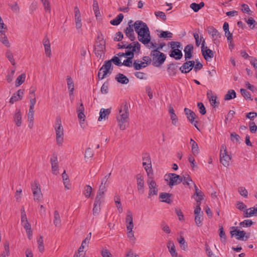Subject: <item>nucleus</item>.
Masks as SVG:
<instances>
[{"label": "nucleus", "instance_id": "1", "mask_svg": "<svg viewBox=\"0 0 257 257\" xmlns=\"http://www.w3.org/2000/svg\"><path fill=\"white\" fill-rule=\"evenodd\" d=\"M134 29L138 34V40L143 44L146 45L149 48H156L157 44L151 41V35L149 29L147 25L142 21L138 20L134 23Z\"/></svg>", "mask_w": 257, "mask_h": 257}, {"label": "nucleus", "instance_id": "2", "mask_svg": "<svg viewBox=\"0 0 257 257\" xmlns=\"http://www.w3.org/2000/svg\"><path fill=\"white\" fill-rule=\"evenodd\" d=\"M119 113V116L117 117L118 125L121 130H124L126 128L124 123L128 117V107L126 102L123 103L120 106Z\"/></svg>", "mask_w": 257, "mask_h": 257}, {"label": "nucleus", "instance_id": "3", "mask_svg": "<svg viewBox=\"0 0 257 257\" xmlns=\"http://www.w3.org/2000/svg\"><path fill=\"white\" fill-rule=\"evenodd\" d=\"M150 56L152 61V65L157 67H160L166 59V56L165 54L157 50H152Z\"/></svg>", "mask_w": 257, "mask_h": 257}, {"label": "nucleus", "instance_id": "4", "mask_svg": "<svg viewBox=\"0 0 257 257\" xmlns=\"http://www.w3.org/2000/svg\"><path fill=\"white\" fill-rule=\"evenodd\" d=\"M113 66L110 61H105L102 66L100 68L98 73V77L102 80L112 73Z\"/></svg>", "mask_w": 257, "mask_h": 257}, {"label": "nucleus", "instance_id": "5", "mask_svg": "<svg viewBox=\"0 0 257 257\" xmlns=\"http://www.w3.org/2000/svg\"><path fill=\"white\" fill-rule=\"evenodd\" d=\"M55 130L56 135V141L58 145H62L63 142L64 131L61 124V120L60 117H57Z\"/></svg>", "mask_w": 257, "mask_h": 257}, {"label": "nucleus", "instance_id": "6", "mask_svg": "<svg viewBox=\"0 0 257 257\" xmlns=\"http://www.w3.org/2000/svg\"><path fill=\"white\" fill-rule=\"evenodd\" d=\"M111 173L105 175L102 179L101 184L99 187L97 194L103 196L105 192L107 191V188L110 183L109 179L110 178Z\"/></svg>", "mask_w": 257, "mask_h": 257}, {"label": "nucleus", "instance_id": "7", "mask_svg": "<svg viewBox=\"0 0 257 257\" xmlns=\"http://www.w3.org/2000/svg\"><path fill=\"white\" fill-rule=\"evenodd\" d=\"M105 50V42L96 41L94 46V52L97 58L101 59L104 56Z\"/></svg>", "mask_w": 257, "mask_h": 257}, {"label": "nucleus", "instance_id": "8", "mask_svg": "<svg viewBox=\"0 0 257 257\" xmlns=\"http://www.w3.org/2000/svg\"><path fill=\"white\" fill-rule=\"evenodd\" d=\"M231 160L230 157L227 154L226 147L225 145H222L221 147V152L220 154V163L225 167H227L229 165V162Z\"/></svg>", "mask_w": 257, "mask_h": 257}, {"label": "nucleus", "instance_id": "9", "mask_svg": "<svg viewBox=\"0 0 257 257\" xmlns=\"http://www.w3.org/2000/svg\"><path fill=\"white\" fill-rule=\"evenodd\" d=\"M207 30L208 34L211 36L213 43L216 46H218L220 44L219 38H221V34L213 26L207 27Z\"/></svg>", "mask_w": 257, "mask_h": 257}, {"label": "nucleus", "instance_id": "10", "mask_svg": "<svg viewBox=\"0 0 257 257\" xmlns=\"http://www.w3.org/2000/svg\"><path fill=\"white\" fill-rule=\"evenodd\" d=\"M205 40L203 39L202 42L201 53L204 58L206 61H208L209 59H212L213 57L214 53L212 50L208 48L207 46L205 47Z\"/></svg>", "mask_w": 257, "mask_h": 257}, {"label": "nucleus", "instance_id": "11", "mask_svg": "<svg viewBox=\"0 0 257 257\" xmlns=\"http://www.w3.org/2000/svg\"><path fill=\"white\" fill-rule=\"evenodd\" d=\"M168 178L169 179V182L168 185L170 186H173L177 185L180 184L182 180V176L177 175L175 173H170L168 174Z\"/></svg>", "mask_w": 257, "mask_h": 257}, {"label": "nucleus", "instance_id": "12", "mask_svg": "<svg viewBox=\"0 0 257 257\" xmlns=\"http://www.w3.org/2000/svg\"><path fill=\"white\" fill-rule=\"evenodd\" d=\"M184 112L187 116V118L190 121V122L192 124L194 123L195 127L199 130L197 126V123H198V121H195V119L197 117L195 112L188 108H184Z\"/></svg>", "mask_w": 257, "mask_h": 257}, {"label": "nucleus", "instance_id": "13", "mask_svg": "<svg viewBox=\"0 0 257 257\" xmlns=\"http://www.w3.org/2000/svg\"><path fill=\"white\" fill-rule=\"evenodd\" d=\"M133 21L130 20L128 23V27L126 28L124 31L125 35L130 39L131 41H134L136 39L135 36L133 27H134V24H133Z\"/></svg>", "mask_w": 257, "mask_h": 257}, {"label": "nucleus", "instance_id": "14", "mask_svg": "<svg viewBox=\"0 0 257 257\" xmlns=\"http://www.w3.org/2000/svg\"><path fill=\"white\" fill-rule=\"evenodd\" d=\"M231 228L233 229L230 231L232 237L235 235L236 239L244 240V237L246 234V232L244 230H237V227L235 226H232Z\"/></svg>", "mask_w": 257, "mask_h": 257}, {"label": "nucleus", "instance_id": "15", "mask_svg": "<svg viewBox=\"0 0 257 257\" xmlns=\"http://www.w3.org/2000/svg\"><path fill=\"white\" fill-rule=\"evenodd\" d=\"M194 63L195 61L193 60L186 61L183 64L179 69L182 73H189L194 67Z\"/></svg>", "mask_w": 257, "mask_h": 257}, {"label": "nucleus", "instance_id": "16", "mask_svg": "<svg viewBox=\"0 0 257 257\" xmlns=\"http://www.w3.org/2000/svg\"><path fill=\"white\" fill-rule=\"evenodd\" d=\"M102 198V196L96 195L93 208V214L94 215L98 214L100 211V205Z\"/></svg>", "mask_w": 257, "mask_h": 257}, {"label": "nucleus", "instance_id": "17", "mask_svg": "<svg viewBox=\"0 0 257 257\" xmlns=\"http://www.w3.org/2000/svg\"><path fill=\"white\" fill-rule=\"evenodd\" d=\"M149 192L148 194V198H150L152 196L157 195L158 194V189L156 182L154 180H152L150 182L148 181Z\"/></svg>", "mask_w": 257, "mask_h": 257}, {"label": "nucleus", "instance_id": "18", "mask_svg": "<svg viewBox=\"0 0 257 257\" xmlns=\"http://www.w3.org/2000/svg\"><path fill=\"white\" fill-rule=\"evenodd\" d=\"M136 177L138 192L140 194H144L145 192L144 177L141 174L137 175Z\"/></svg>", "mask_w": 257, "mask_h": 257}, {"label": "nucleus", "instance_id": "19", "mask_svg": "<svg viewBox=\"0 0 257 257\" xmlns=\"http://www.w3.org/2000/svg\"><path fill=\"white\" fill-rule=\"evenodd\" d=\"M135 44V46L132 50H127L124 53L125 57L133 58L135 52L139 53L141 49V45L139 42Z\"/></svg>", "mask_w": 257, "mask_h": 257}, {"label": "nucleus", "instance_id": "20", "mask_svg": "<svg viewBox=\"0 0 257 257\" xmlns=\"http://www.w3.org/2000/svg\"><path fill=\"white\" fill-rule=\"evenodd\" d=\"M75 22L76 27L77 29L81 28L82 27L81 14L78 8L76 6L74 7Z\"/></svg>", "mask_w": 257, "mask_h": 257}, {"label": "nucleus", "instance_id": "21", "mask_svg": "<svg viewBox=\"0 0 257 257\" xmlns=\"http://www.w3.org/2000/svg\"><path fill=\"white\" fill-rule=\"evenodd\" d=\"M193 50V46L192 44H188L185 47L184 51L185 53V60L190 59L192 58V53Z\"/></svg>", "mask_w": 257, "mask_h": 257}, {"label": "nucleus", "instance_id": "22", "mask_svg": "<svg viewBox=\"0 0 257 257\" xmlns=\"http://www.w3.org/2000/svg\"><path fill=\"white\" fill-rule=\"evenodd\" d=\"M126 228L127 230L133 229L134 228L133 214L131 211H127V214L125 218Z\"/></svg>", "mask_w": 257, "mask_h": 257}, {"label": "nucleus", "instance_id": "23", "mask_svg": "<svg viewBox=\"0 0 257 257\" xmlns=\"http://www.w3.org/2000/svg\"><path fill=\"white\" fill-rule=\"evenodd\" d=\"M207 96L212 106L215 107L218 105L219 102L216 101L217 97L213 95V92L211 90H209L207 91Z\"/></svg>", "mask_w": 257, "mask_h": 257}, {"label": "nucleus", "instance_id": "24", "mask_svg": "<svg viewBox=\"0 0 257 257\" xmlns=\"http://www.w3.org/2000/svg\"><path fill=\"white\" fill-rule=\"evenodd\" d=\"M143 161H146V162H143V166L149 175L151 172H152V165L150 156L148 155L147 157L143 158Z\"/></svg>", "mask_w": 257, "mask_h": 257}, {"label": "nucleus", "instance_id": "25", "mask_svg": "<svg viewBox=\"0 0 257 257\" xmlns=\"http://www.w3.org/2000/svg\"><path fill=\"white\" fill-rule=\"evenodd\" d=\"M115 79L118 83L122 84H127L129 82V79L121 73H118L115 77Z\"/></svg>", "mask_w": 257, "mask_h": 257}, {"label": "nucleus", "instance_id": "26", "mask_svg": "<svg viewBox=\"0 0 257 257\" xmlns=\"http://www.w3.org/2000/svg\"><path fill=\"white\" fill-rule=\"evenodd\" d=\"M51 166H52V171L53 174L57 175V171L58 170V161L57 157L56 156L53 155L50 160Z\"/></svg>", "mask_w": 257, "mask_h": 257}, {"label": "nucleus", "instance_id": "27", "mask_svg": "<svg viewBox=\"0 0 257 257\" xmlns=\"http://www.w3.org/2000/svg\"><path fill=\"white\" fill-rule=\"evenodd\" d=\"M78 113V117L80 120H84L85 115L84 114V107L82 102H81L79 105H78L76 108Z\"/></svg>", "mask_w": 257, "mask_h": 257}, {"label": "nucleus", "instance_id": "28", "mask_svg": "<svg viewBox=\"0 0 257 257\" xmlns=\"http://www.w3.org/2000/svg\"><path fill=\"white\" fill-rule=\"evenodd\" d=\"M170 56L174 58L176 60H180L182 58L183 54L179 49H174L169 54Z\"/></svg>", "mask_w": 257, "mask_h": 257}, {"label": "nucleus", "instance_id": "29", "mask_svg": "<svg viewBox=\"0 0 257 257\" xmlns=\"http://www.w3.org/2000/svg\"><path fill=\"white\" fill-rule=\"evenodd\" d=\"M177 67L176 64L171 63L168 65L167 72L170 76H174L176 74Z\"/></svg>", "mask_w": 257, "mask_h": 257}, {"label": "nucleus", "instance_id": "30", "mask_svg": "<svg viewBox=\"0 0 257 257\" xmlns=\"http://www.w3.org/2000/svg\"><path fill=\"white\" fill-rule=\"evenodd\" d=\"M167 247L171 255L176 257L177 255V252L176 251L174 243L173 241L169 240L167 243Z\"/></svg>", "mask_w": 257, "mask_h": 257}, {"label": "nucleus", "instance_id": "31", "mask_svg": "<svg viewBox=\"0 0 257 257\" xmlns=\"http://www.w3.org/2000/svg\"><path fill=\"white\" fill-rule=\"evenodd\" d=\"M257 215V210L255 208H250L249 209H245L243 211V216L244 217H249L252 216Z\"/></svg>", "mask_w": 257, "mask_h": 257}, {"label": "nucleus", "instance_id": "32", "mask_svg": "<svg viewBox=\"0 0 257 257\" xmlns=\"http://www.w3.org/2000/svg\"><path fill=\"white\" fill-rule=\"evenodd\" d=\"M190 144L191 145V151L192 154L196 156L199 153V148L197 143L192 139H190Z\"/></svg>", "mask_w": 257, "mask_h": 257}, {"label": "nucleus", "instance_id": "33", "mask_svg": "<svg viewBox=\"0 0 257 257\" xmlns=\"http://www.w3.org/2000/svg\"><path fill=\"white\" fill-rule=\"evenodd\" d=\"M172 196L171 194L168 193H161L160 194V198L162 200V202H166L168 204H170L171 202V197Z\"/></svg>", "mask_w": 257, "mask_h": 257}, {"label": "nucleus", "instance_id": "34", "mask_svg": "<svg viewBox=\"0 0 257 257\" xmlns=\"http://www.w3.org/2000/svg\"><path fill=\"white\" fill-rule=\"evenodd\" d=\"M54 224L55 226L59 227L61 224V220L60 214L58 211L55 210L54 212Z\"/></svg>", "mask_w": 257, "mask_h": 257}, {"label": "nucleus", "instance_id": "35", "mask_svg": "<svg viewBox=\"0 0 257 257\" xmlns=\"http://www.w3.org/2000/svg\"><path fill=\"white\" fill-rule=\"evenodd\" d=\"M123 19V15L120 13L114 19L110 21V23L113 26L118 25L122 21Z\"/></svg>", "mask_w": 257, "mask_h": 257}, {"label": "nucleus", "instance_id": "36", "mask_svg": "<svg viewBox=\"0 0 257 257\" xmlns=\"http://www.w3.org/2000/svg\"><path fill=\"white\" fill-rule=\"evenodd\" d=\"M67 83L68 85V88L70 92V95H71V94H73L74 89V86L73 81L71 77L69 76H67Z\"/></svg>", "mask_w": 257, "mask_h": 257}, {"label": "nucleus", "instance_id": "37", "mask_svg": "<svg viewBox=\"0 0 257 257\" xmlns=\"http://www.w3.org/2000/svg\"><path fill=\"white\" fill-rule=\"evenodd\" d=\"M110 113V109H104V108H101L100 109V112H99V116L98 117V120L101 121L103 118H105L106 116L108 115H109Z\"/></svg>", "mask_w": 257, "mask_h": 257}, {"label": "nucleus", "instance_id": "38", "mask_svg": "<svg viewBox=\"0 0 257 257\" xmlns=\"http://www.w3.org/2000/svg\"><path fill=\"white\" fill-rule=\"evenodd\" d=\"M14 118L16 125L18 126H21L22 124V115L20 110H17Z\"/></svg>", "mask_w": 257, "mask_h": 257}, {"label": "nucleus", "instance_id": "39", "mask_svg": "<svg viewBox=\"0 0 257 257\" xmlns=\"http://www.w3.org/2000/svg\"><path fill=\"white\" fill-rule=\"evenodd\" d=\"M236 96V92L234 90L230 89L229 90L225 95L224 99L225 100H229L235 98Z\"/></svg>", "mask_w": 257, "mask_h": 257}, {"label": "nucleus", "instance_id": "40", "mask_svg": "<svg viewBox=\"0 0 257 257\" xmlns=\"http://www.w3.org/2000/svg\"><path fill=\"white\" fill-rule=\"evenodd\" d=\"M25 78L26 74L25 73H22L19 76L16 80V86L18 87L21 85L25 81Z\"/></svg>", "mask_w": 257, "mask_h": 257}, {"label": "nucleus", "instance_id": "41", "mask_svg": "<svg viewBox=\"0 0 257 257\" xmlns=\"http://www.w3.org/2000/svg\"><path fill=\"white\" fill-rule=\"evenodd\" d=\"M0 41L6 47H10V43H9L8 39L5 33H1Z\"/></svg>", "mask_w": 257, "mask_h": 257}, {"label": "nucleus", "instance_id": "42", "mask_svg": "<svg viewBox=\"0 0 257 257\" xmlns=\"http://www.w3.org/2000/svg\"><path fill=\"white\" fill-rule=\"evenodd\" d=\"M159 37L160 38L171 39L173 37V34L169 31H161Z\"/></svg>", "mask_w": 257, "mask_h": 257}, {"label": "nucleus", "instance_id": "43", "mask_svg": "<svg viewBox=\"0 0 257 257\" xmlns=\"http://www.w3.org/2000/svg\"><path fill=\"white\" fill-rule=\"evenodd\" d=\"M106 61H110V64H112V63H113L114 65L118 66H121V65H122V64L121 62L120 59L118 58V57L116 56H114L113 57H112V58L110 60Z\"/></svg>", "mask_w": 257, "mask_h": 257}, {"label": "nucleus", "instance_id": "44", "mask_svg": "<svg viewBox=\"0 0 257 257\" xmlns=\"http://www.w3.org/2000/svg\"><path fill=\"white\" fill-rule=\"evenodd\" d=\"M6 56L13 65H16L15 60L14 58L13 54L10 50H8L7 51L6 53Z\"/></svg>", "mask_w": 257, "mask_h": 257}, {"label": "nucleus", "instance_id": "45", "mask_svg": "<svg viewBox=\"0 0 257 257\" xmlns=\"http://www.w3.org/2000/svg\"><path fill=\"white\" fill-rule=\"evenodd\" d=\"M245 21L250 29H253L255 28V25H257V23L252 17H249L247 20L245 19Z\"/></svg>", "mask_w": 257, "mask_h": 257}, {"label": "nucleus", "instance_id": "46", "mask_svg": "<svg viewBox=\"0 0 257 257\" xmlns=\"http://www.w3.org/2000/svg\"><path fill=\"white\" fill-rule=\"evenodd\" d=\"M92 187L89 185H85L84 188L83 194L86 198H89L92 192Z\"/></svg>", "mask_w": 257, "mask_h": 257}, {"label": "nucleus", "instance_id": "47", "mask_svg": "<svg viewBox=\"0 0 257 257\" xmlns=\"http://www.w3.org/2000/svg\"><path fill=\"white\" fill-rule=\"evenodd\" d=\"M5 251L0 254V257H6V255H10V248L9 244L8 242H6L4 244Z\"/></svg>", "mask_w": 257, "mask_h": 257}, {"label": "nucleus", "instance_id": "48", "mask_svg": "<svg viewBox=\"0 0 257 257\" xmlns=\"http://www.w3.org/2000/svg\"><path fill=\"white\" fill-rule=\"evenodd\" d=\"M172 49L182 48V45L180 42L177 41H171L169 43Z\"/></svg>", "mask_w": 257, "mask_h": 257}, {"label": "nucleus", "instance_id": "49", "mask_svg": "<svg viewBox=\"0 0 257 257\" xmlns=\"http://www.w3.org/2000/svg\"><path fill=\"white\" fill-rule=\"evenodd\" d=\"M182 182L184 185H186L187 186H189L190 185V182H193L192 180L191 179V177L189 176V175H186V176H183L182 177Z\"/></svg>", "mask_w": 257, "mask_h": 257}, {"label": "nucleus", "instance_id": "50", "mask_svg": "<svg viewBox=\"0 0 257 257\" xmlns=\"http://www.w3.org/2000/svg\"><path fill=\"white\" fill-rule=\"evenodd\" d=\"M37 242L38 244L39 250L41 252H43L44 251V246L43 244V237L40 236V237L37 239Z\"/></svg>", "mask_w": 257, "mask_h": 257}, {"label": "nucleus", "instance_id": "51", "mask_svg": "<svg viewBox=\"0 0 257 257\" xmlns=\"http://www.w3.org/2000/svg\"><path fill=\"white\" fill-rule=\"evenodd\" d=\"M194 38L195 40V44L196 46L199 47L201 44V42H202V39L203 40V37L202 35L200 36V39H199V36L198 33H194L193 34Z\"/></svg>", "mask_w": 257, "mask_h": 257}, {"label": "nucleus", "instance_id": "52", "mask_svg": "<svg viewBox=\"0 0 257 257\" xmlns=\"http://www.w3.org/2000/svg\"><path fill=\"white\" fill-rule=\"evenodd\" d=\"M240 93L245 99H250L251 100H252V99L251 98L250 93L246 89L241 88Z\"/></svg>", "mask_w": 257, "mask_h": 257}, {"label": "nucleus", "instance_id": "53", "mask_svg": "<svg viewBox=\"0 0 257 257\" xmlns=\"http://www.w3.org/2000/svg\"><path fill=\"white\" fill-rule=\"evenodd\" d=\"M33 194L35 201H39L42 197V194L41 190H38V191H35L33 192Z\"/></svg>", "mask_w": 257, "mask_h": 257}, {"label": "nucleus", "instance_id": "54", "mask_svg": "<svg viewBox=\"0 0 257 257\" xmlns=\"http://www.w3.org/2000/svg\"><path fill=\"white\" fill-rule=\"evenodd\" d=\"M178 240L182 249H185L187 247V244L183 236H181L178 239Z\"/></svg>", "mask_w": 257, "mask_h": 257}, {"label": "nucleus", "instance_id": "55", "mask_svg": "<svg viewBox=\"0 0 257 257\" xmlns=\"http://www.w3.org/2000/svg\"><path fill=\"white\" fill-rule=\"evenodd\" d=\"M203 220V216L202 214L196 215L195 216V221L196 225L199 227L202 225V221Z\"/></svg>", "mask_w": 257, "mask_h": 257}, {"label": "nucleus", "instance_id": "56", "mask_svg": "<svg viewBox=\"0 0 257 257\" xmlns=\"http://www.w3.org/2000/svg\"><path fill=\"white\" fill-rule=\"evenodd\" d=\"M31 189L33 192L35 191H38V190H41L40 186L38 182L35 181L32 183L31 184Z\"/></svg>", "mask_w": 257, "mask_h": 257}, {"label": "nucleus", "instance_id": "57", "mask_svg": "<svg viewBox=\"0 0 257 257\" xmlns=\"http://www.w3.org/2000/svg\"><path fill=\"white\" fill-rule=\"evenodd\" d=\"M43 6L44 7L45 10L46 11H48L49 13L51 12V7L50 5V3L48 0H41Z\"/></svg>", "mask_w": 257, "mask_h": 257}, {"label": "nucleus", "instance_id": "58", "mask_svg": "<svg viewBox=\"0 0 257 257\" xmlns=\"http://www.w3.org/2000/svg\"><path fill=\"white\" fill-rule=\"evenodd\" d=\"M219 236L221 238L222 242L226 241V235L225 233L223 230L222 226H221L219 228Z\"/></svg>", "mask_w": 257, "mask_h": 257}, {"label": "nucleus", "instance_id": "59", "mask_svg": "<svg viewBox=\"0 0 257 257\" xmlns=\"http://www.w3.org/2000/svg\"><path fill=\"white\" fill-rule=\"evenodd\" d=\"M241 11L244 13H247L248 15H251V11L247 5L243 4L241 5Z\"/></svg>", "mask_w": 257, "mask_h": 257}, {"label": "nucleus", "instance_id": "60", "mask_svg": "<svg viewBox=\"0 0 257 257\" xmlns=\"http://www.w3.org/2000/svg\"><path fill=\"white\" fill-rule=\"evenodd\" d=\"M155 15L156 17H160L163 21H166L167 20V17L165 14L161 11H156L155 12Z\"/></svg>", "mask_w": 257, "mask_h": 257}, {"label": "nucleus", "instance_id": "61", "mask_svg": "<svg viewBox=\"0 0 257 257\" xmlns=\"http://www.w3.org/2000/svg\"><path fill=\"white\" fill-rule=\"evenodd\" d=\"M253 222L250 219L244 220L239 223V225L242 226L249 227L252 225Z\"/></svg>", "mask_w": 257, "mask_h": 257}, {"label": "nucleus", "instance_id": "62", "mask_svg": "<svg viewBox=\"0 0 257 257\" xmlns=\"http://www.w3.org/2000/svg\"><path fill=\"white\" fill-rule=\"evenodd\" d=\"M240 139V136L235 132H232L230 134V140L232 142H234L235 141L236 142H238Z\"/></svg>", "mask_w": 257, "mask_h": 257}, {"label": "nucleus", "instance_id": "63", "mask_svg": "<svg viewBox=\"0 0 257 257\" xmlns=\"http://www.w3.org/2000/svg\"><path fill=\"white\" fill-rule=\"evenodd\" d=\"M249 130L251 133L254 134L256 133V131L257 130V126L256 125L254 122H253V121L249 122Z\"/></svg>", "mask_w": 257, "mask_h": 257}, {"label": "nucleus", "instance_id": "64", "mask_svg": "<svg viewBox=\"0 0 257 257\" xmlns=\"http://www.w3.org/2000/svg\"><path fill=\"white\" fill-rule=\"evenodd\" d=\"M108 82H105L102 85L100 91L103 94H107L108 93Z\"/></svg>", "mask_w": 257, "mask_h": 257}]
</instances>
